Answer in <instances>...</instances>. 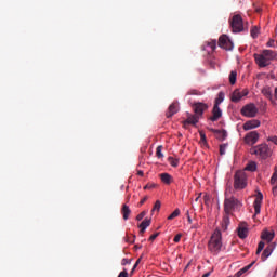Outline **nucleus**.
Listing matches in <instances>:
<instances>
[{
    "label": "nucleus",
    "mask_w": 277,
    "mask_h": 277,
    "mask_svg": "<svg viewBox=\"0 0 277 277\" xmlns=\"http://www.w3.org/2000/svg\"><path fill=\"white\" fill-rule=\"evenodd\" d=\"M277 58V52L273 50H263L261 54H254L255 63L260 68H267L272 60Z\"/></svg>",
    "instance_id": "1"
},
{
    "label": "nucleus",
    "mask_w": 277,
    "mask_h": 277,
    "mask_svg": "<svg viewBox=\"0 0 277 277\" xmlns=\"http://www.w3.org/2000/svg\"><path fill=\"white\" fill-rule=\"evenodd\" d=\"M243 207V203L235 196L226 197L224 200V213L233 215L234 211H239Z\"/></svg>",
    "instance_id": "2"
},
{
    "label": "nucleus",
    "mask_w": 277,
    "mask_h": 277,
    "mask_svg": "<svg viewBox=\"0 0 277 277\" xmlns=\"http://www.w3.org/2000/svg\"><path fill=\"white\" fill-rule=\"evenodd\" d=\"M208 248L212 254H219L222 250V233L220 230H214L208 242Z\"/></svg>",
    "instance_id": "3"
},
{
    "label": "nucleus",
    "mask_w": 277,
    "mask_h": 277,
    "mask_svg": "<svg viewBox=\"0 0 277 277\" xmlns=\"http://www.w3.org/2000/svg\"><path fill=\"white\" fill-rule=\"evenodd\" d=\"M251 155H255L259 159H269L272 155V149L265 143L251 147L250 149Z\"/></svg>",
    "instance_id": "4"
},
{
    "label": "nucleus",
    "mask_w": 277,
    "mask_h": 277,
    "mask_svg": "<svg viewBox=\"0 0 277 277\" xmlns=\"http://www.w3.org/2000/svg\"><path fill=\"white\" fill-rule=\"evenodd\" d=\"M248 186V176L243 171H237L234 175V188L246 189Z\"/></svg>",
    "instance_id": "5"
},
{
    "label": "nucleus",
    "mask_w": 277,
    "mask_h": 277,
    "mask_svg": "<svg viewBox=\"0 0 277 277\" xmlns=\"http://www.w3.org/2000/svg\"><path fill=\"white\" fill-rule=\"evenodd\" d=\"M229 25L232 27V31L234 34H241L243 31V17L241 15L237 14L232 17L229 21Z\"/></svg>",
    "instance_id": "6"
},
{
    "label": "nucleus",
    "mask_w": 277,
    "mask_h": 277,
    "mask_svg": "<svg viewBox=\"0 0 277 277\" xmlns=\"http://www.w3.org/2000/svg\"><path fill=\"white\" fill-rule=\"evenodd\" d=\"M241 114L246 118H255L256 114H259V108L254 104H247L241 108Z\"/></svg>",
    "instance_id": "7"
},
{
    "label": "nucleus",
    "mask_w": 277,
    "mask_h": 277,
    "mask_svg": "<svg viewBox=\"0 0 277 277\" xmlns=\"http://www.w3.org/2000/svg\"><path fill=\"white\" fill-rule=\"evenodd\" d=\"M219 47L225 49V51H233V41L226 35H222L219 38Z\"/></svg>",
    "instance_id": "8"
},
{
    "label": "nucleus",
    "mask_w": 277,
    "mask_h": 277,
    "mask_svg": "<svg viewBox=\"0 0 277 277\" xmlns=\"http://www.w3.org/2000/svg\"><path fill=\"white\" fill-rule=\"evenodd\" d=\"M260 134L256 131H251L246 134L245 136V144H248L249 146H254L256 142H259Z\"/></svg>",
    "instance_id": "9"
},
{
    "label": "nucleus",
    "mask_w": 277,
    "mask_h": 277,
    "mask_svg": "<svg viewBox=\"0 0 277 277\" xmlns=\"http://www.w3.org/2000/svg\"><path fill=\"white\" fill-rule=\"evenodd\" d=\"M243 96H248V90H246V89H243V90L236 89L232 94L230 101L233 103H239V101H241V98Z\"/></svg>",
    "instance_id": "10"
},
{
    "label": "nucleus",
    "mask_w": 277,
    "mask_h": 277,
    "mask_svg": "<svg viewBox=\"0 0 277 277\" xmlns=\"http://www.w3.org/2000/svg\"><path fill=\"white\" fill-rule=\"evenodd\" d=\"M193 109L197 116H202L207 109H209V105L202 103V102H197L193 104Z\"/></svg>",
    "instance_id": "11"
},
{
    "label": "nucleus",
    "mask_w": 277,
    "mask_h": 277,
    "mask_svg": "<svg viewBox=\"0 0 277 277\" xmlns=\"http://www.w3.org/2000/svg\"><path fill=\"white\" fill-rule=\"evenodd\" d=\"M258 127H261V121L258 119H252L243 123L242 128L245 131H250L252 129H258Z\"/></svg>",
    "instance_id": "12"
},
{
    "label": "nucleus",
    "mask_w": 277,
    "mask_h": 277,
    "mask_svg": "<svg viewBox=\"0 0 277 277\" xmlns=\"http://www.w3.org/2000/svg\"><path fill=\"white\" fill-rule=\"evenodd\" d=\"M263 202V193H258V196L253 202L255 215H259L261 213V205Z\"/></svg>",
    "instance_id": "13"
},
{
    "label": "nucleus",
    "mask_w": 277,
    "mask_h": 277,
    "mask_svg": "<svg viewBox=\"0 0 277 277\" xmlns=\"http://www.w3.org/2000/svg\"><path fill=\"white\" fill-rule=\"evenodd\" d=\"M222 118V109L220 106H213L212 116L210 117L211 122H217Z\"/></svg>",
    "instance_id": "14"
},
{
    "label": "nucleus",
    "mask_w": 277,
    "mask_h": 277,
    "mask_svg": "<svg viewBox=\"0 0 277 277\" xmlns=\"http://www.w3.org/2000/svg\"><path fill=\"white\" fill-rule=\"evenodd\" d=\"M237 230H238V237L240 239H246V237H248V224L240 223Z\"/></svg>",
    "instance_id": "15"
},
{
    "label": "nucleus",
    "mask_w": 277,
    "mask_h": 277,
    "mask_svg": "<svg viewBox=\"0 0 277 277\" xmlns=\"http://www.w3.org/2000/svg\"><path fill=\"white\" fill-rule=\"evenodd\" d=\"M210 131H212V133H214L216 140H220L221 142H224V140H226V137H228V133L226 132V130L210 129Z\"/></svg>",
    "instance_id": "16"
},
{
    "label": "nucleus",
    "mask_w": 277,
    "mask_h": 277,
    "mask_svg": "<svg viewBox=\"0 0 277 277\" xmlns=\"http://www.w3.org/2000/svg\"><path fill=\"white\" fill-rule=\"evenodd\" d=\"M179 111V105L176 104H171L166 113L167 118H172V116H174V114H176Z\"/></svg>",
    "instance_id": "17"
},
{
    "label": "nucleus",
    "mask_w": 277,
    "mask_h": 277,
    "mask_svg": "<svg viewBox=\"0 0 277 277\" xmlns=\"http://www.w3.org/2000/svg\"><path fill=\"white\" fill-rule=\"evenodd\" d=\"M256 263V261H253L252 263H250L249 265L242 267L241 269H239L234 277H240L243 276V274H246V272H248L249 269L252 268V266Z\"/></svg>",
    "instance_id": "18"
},
{
    "label": "nucleus",
    "mask_w": 277,
    "mask_h": 277,
    "mask_svg": "<svg viewBox=\"0 0 277 277\" xmlns=\"http://www.w3.org/2000/svg\"><path fill=\"white\" fill-rule=\"evenodd\" d=\"M121 213L123 215V220L127 221L129 220V215H131V208L124 203L121 208Z\"/></svg>",
    "instance_id": "19"
},
{
    "label": "nucleus",
    "mask_w": 277,
    "mask_h": 277,
    "mask_svg": "<svg viewBox=\"0 0 277 277\" xmlns=\"http://www.w3.org/2000/svg\"><path fill=\"white\" fill-rule=\"evenodd\" d=\"M160 180L166 185H170V183H172V175H170V173H161L160 174Z\"/></svg>",
    "instance_id": "20"
},
{
    "label": "nucleus",
    "mask_w": 277,
    "mask_h": 277,
    "mask_svg": "<svg viewBox=\"0 0 277 277\" xmlns=\"http://www.w3.org/2000/svg\"><path fill=\"white\" fill-rule=\"evenodd\" d=\"M198 120H199L198 115H192L186 119L185 124H198Z\"/></svg>",
    "instance_id": "21"
},
{
    "label": "nucleus",
    "mask_w": 277,
    "mask_h": 277,
    "mask_svg": "<svg viewBox=\"0 0 277 277\" xmlns=\"http://www.w3.org/2000/svg\"><path fill=\"white\" fill-rule=\"evenodd\" d=\"M224 103V92H219L217 97L215 98L214 106L220 107Z\"/></svg>",
    "instance_id": "22"
},
{
    "label": "nucleus",
    "mask_w": 277,
    "mask_h": 277,
    "mask_svg": "<svg viewBox=\"0 0 277 277\" xmlns=\"http://www.w3.org/2000/svg\"><path fill=\"white\" fill-rule=\"evenodd\" d=\"M261 237L265 241H272V239H274V235L268 230L263 232Z\"/></svg>",
    "instance_id": "23"
},
{
    "label": "nucleus",
    "mask_w": 277,
    "mask_h": 277,
    "mask_svg": "<svg viewBox=\"0 0 277 277\" xmlns=\"http://www.w3.org/2000/svg\"><path fill=\"white\" fill-rule=\"evenodd\" d=\"M245 170H247L248 172H256V162L254 161L249 162L246 166Z\"/></svg>",
    "instance_id": "24"
},
{
    "label": "nucleus",
    "mask_w": 277,
    "mask_h": 277,
    "mask_svg": "<svg viewBox=\"0 0 277 277\" xmlns=\"http://www.w3.org/2000/svg\"><path fill=\"white\" fill-rule=\"evenodd\" d=\"M229 83H230V85H235V83H237V71H235V70L230 71Z\"/></svg>",
    "instance_id": "25"
},
{
    "label": "nucleus",
    "mask_w": 277,
    "mask_h": 277,
    "mask_svg": "<svg viewBox=\"0 0 277 277\" xmlns=\"http://www.w3.org/2000/svg\"><path fill=\"white\" fill-rule=\"evenodd\" d=\"M272 255V247H267L262 253V261H265Z\"/></svg>",
    "instance_id": "26"
},
{
    "label": "nucleus",
    "mask_w": 277,
    "mask_h": 277,
    "mask_svg": "<svg viewBox=\"0 0 277 277\" xmlns=\"http://www.w3.org/2000/svg\"><path fill=\"white\" fill-rule=\"evenodd\" d=\"M262 94H264L267 98L272 100V89L269 87H265L262 89Z\"/></svg>",
    "instance_id": "27"
},
{
    "label": "nucleus",
    "mask_w": 277,
    "mask_h": 277,
    "mask_svg": "<svg viewBox=\"0 0 277 277\" xmlns=\"http://www.w3.org/2000/svg\"><path fill=\"white\" fill-rule=\"evenodd\" d=\"M151 220L150 219H145L142 221V223L138 225V228H148L150 226Z\"/></svg>",
    "instance_id": "28"
},
{
    "label": "nucleus",
    "mask_w": 277,
    "mask_h": 277,
    "mask_svg": "<svg viewBox=\"0 0 277 277\" xmlns=\"http://www.w3.org/2000/svg\"><path fill=\"white\" fill-rule=\"evenodd\" d=\"M181 215V210L175 209L169 216L168 220H174L175 217H179Z\"/></svg>",
    "instance_id": "29"
},
{
    "label": "nucleus",
    "mask_w": 277,
    "mask_h": 277,
    "mask_svg": "<svg viewBox=\"0 0 277 277\" xmlns=\"http://www.w3.org/2000/svg\"><path fill=\"white\" fill-rule=\"evenodd\" d=\"M162 150H163V146L159 145L156 149V157H158V159H162L163 157Z\"/></svg>",
    "instance_id": "30"
},
{
    "label": "nucleus",
    "mask_w": 277,
    "mask_h": 277,
    "mask_svg": "<svg viewBox=\"0 0 277 277\" xmlns=\"http://www.w3.org/2000/svg\"><path fill=\"white\" fill-rule=\"evenodd\" d=\"M169 163H170V166H172V168H179V159L169 157Z\"/></svg>",
    "instance_id": "31"
},
{
    "label": "nucleus",
    "mask_w": 277,
    "mask_h": 277,
    "mask_svg": "<svg viewBox=\"0 0 277 277\" xmlns=\"http://www.w3.org/2000/svg\"><path fill=\"white\" fill-rule=\"evenodd\" d=\"M230 215L233 214H227V213L224 214L223 224H225V226H228V224H230Z\"/></svg>",
    "instance_id": "32"
},
{
    "label": "nucleus",
    "mask_w": 277,
    "mask_h": 277,
    "mask_svg": "<svg viewBox=\"0 0 277 277\" xmlns=\"http://www.w3.org/2000/svg\"><path fill=\"white\" fill-rule=\"evenodd\" d=\"M161 209V201L157 200L154 205V208L151 209V213H155V211H159Z\"/></svg>",
    "instance_id": "33"
},
{
    "label": "nucleus",
    "mask_w": 277,
    "mask_h": 277,
    "mask_svg": "<svg viewBox=\"0 0 277 277\" xmlns=\"http://www.w3.org/2000/svg\"><path fill=\"white\" fill-rule=\"evenodd\" d=\"M251 36H252L253 38H258V37H259V27L253 26V27L251 28Z\"/></svg>",
    "instance_id": "34"
},
{
    "label": "nucleus",
    "mask_w": 277,
    "mask_h": 277,
    "mask_svg": "<svg viewBox=\"0 0 277 277\" xmlns=\"http://www.w3.org/2000/svg\"><path fill=\"white\" fill-rule=\"evenodd\" d=\"M208 47H210L211 51H215V49L217 48V41L212 40V41L208 42Z\"/></svg>",
    "instance_id": "35"
},
{
    "label": "nucleus",
    "mask_w": 277,
    "mask_h": 277,
    "mask_svg": "<svg viewBox=\"0 0 277 277\" xmlns=\"http://www.w3.org/2000/svg\"><path fill=\"white\" fill-rule=\"evenodd\" d=\"M265 248V242L260 241L256 249V254H261L263 252V249Z\"/></svg>",
    "instance_id": "36"
},
{
    "label": "nucleus",
    "mask_w": 277,
    "mask_h": 277,
    "mask_svg": "<svg viewBox=\"0 0 277 277\" xmlns=\"http://www.w3.org/2000/svg\"><path fill=\"white\" fill-rule=\"evenodd\" d=\"M227 144L220 145V155H226Z\"/></svg>",
    "instance_id": "37"
},
{
    "label": "nucleus",
    "mask_w": 277,
    "mask_h": 277,
    "mask_svg": "<svg viewBox=\"0 0 277 277\" xmlns=\"http://www.w3.org/2000/svg\"><path fill=\"white\" fill-rule=\"evenodd\" d=\"M277 183V171H275L271 177V185H276Z\"/></svg>",
    "instance_id": "38"
},
{
    "label": "nucleus",
    "mask_w": 277,
    "mask_h": 277,
    "mask_svg": "<svg viewBox=\"0 0 277 277\" xmlns=\"http://www.w3.org/2000/svg\"><path fill=\"white\" fill-rule=\"evenodd\" d=\"M146 213H148V212H147V211L141 212V213L136 216L137 222H142V220H144V217H146Z\"/></svg>",
    "instance_id": "39"
},
{
    "label": "nucleus",
    "mask_w": 277,
    "mask_h": 277,
    "mask_svg": "<svg viewBox=\"0 0 277 277\" xmlns=\"http://www.w3.org/2000/svg\"><path fill=\"white\" fill-rule=\"evenodd\" d=\"M266 47L276 48V41L274 39H269V41L266 43Z\"/></svg>",
    "instance_id": "40"
},
{
    "label": "nucleus",
    "mask_w": 277,
    "mask_h": 277,
    "mask_svg": "<svg viewBox=\"0 0 277 277\" xmlns=\"http://www.w3.org/2000/svg\"><path fill=\"white\" fill-rule=\"evenodd\" d=\"M155 187H157V184L151 183V184L145 185L144 189H155Z\"/></svg>",
    "instance_id": "41"
},
{
    "label": "nucleus",
    "mask_w": 277,
    "mask_h": 277,
    "mask_svg": "<svg viewBox=\"0 0 277 277\" xmlns=\"http://www.w3.org/2000/svg\"><path fill=\"white\" fill-rule=\"evenodd\" d=\"M118 277H129V272H127V269H123L119 273Z\"/></svg>",
    "instance_id": "42"
},
{
    "label": "nucleus",
    "mask_w": 277,
    "mask_h": 277,
    "mask_svg": "<svg viewBox=\"0 0 277 277\" xmlns=\"http://www.w3.org/2000/svg\"><path fill=\"white\" fill-rule=\"evenodd\" d=\"M267 142H273V144H276V146H277V136H269L267 138Z\"/></svg>",
    "instance_id": "43"
},
{
    "label": "nucleus",
    "mask_w": 277,
    "mask_h": 277,
    "mask_svg": "<svg viewBox=\"0 0 277 277\" xmlns=\"http://www.w3.org/2000/svg\"><path fill=\"white\" fill-rule=\"evenodd\" d=\"M181 237H183V235H181V234L175 235L173 241H174L175 243H179V241H181Z\"/></svg>",
    "instance_id": "44"
},
{
    "label": "nucleus",
    "mask_w": 277,
    "mask_h": 277,
    "mask_svg": "<svg viewBox=\"0 0 277 277\" xmlns=\"http://www.w3.org/2000/svg\"><path fill=\"white\" fill-rule=\"evenodd\" d=\"M159 237V233H155L149 237V241H155L156 238Z\"/></svg>",
    "instance_id": "45"
},
{
    "label": "nucleus",
    "mask_w": 277,
    "mask_h": 277,
    "mask_svg": "<svg viewBox=\"0 0 277 277\" xmlns=\"http://www.w3.org/2000/svg\"><path fill=\"white\" fill-rule=\"evenodd\" d=\"M201 142H207V135H205V132H199Z\"/></svg>",
    "instance_id": "46"
},
{
    "label": "nucleus",
    "mask_w": 277,
    "mask_h": 277,
    "mask_svg": "<svg viewBox=\"0 0 277 277\" xmlns=\"http://www.w3.org/2000/svg\"><path fill=\"white\" fill-rule=\"evenodd\" d=\"M146 200H148V197H144L140 202H138V207H142L144 205V202H146Z\"/></svg>",
    "instance_id": "47"
},
{
    "label": "nucleus",
    "mask_w": 277,
    "mask_h": 277,
    "mask_svg": "<svg viewBox=\"0 0 277 277\" xmlns=\"http://www.w3.org/2000/svg\"><path fill=\"white\" fill-rule=\"evenodd\" d=\"M127 242H128V243H135V236H132V239H131V238H128V239H127Z\"/></svg>",
    "instance_id": "48"
},
{
    "label": "nucleus",
    "mask_w": 277,
    "mask_h": 277,
    "mask_svg": "<svg viewBox=\"0 0 277 277\" xmlns=\"http://www.w3.org/2000/svg\"><path fill=\"white\" fill-rule=\"evenodd\" d=\"M186 215L188 224H192V216L189 215V211L186 212Z\"/></svg>",
    "instance_id": "49"
},
{
    "label": "nucleus",
    "mask_w": 277,
    "mask_h": 277,
    "mask_svg": "<svg viewBox=\"0 0 277 277\" xmlns=\"http://www.w3.org/2000/svg\"><path fill=\"white\" fill-rule=\"evenodd\" d=\"M188 94H189V95H196V94H198V91L192 90V91L188 92Z\"/></svg>",
    "instance_id": "50"
},
{
    "label": "nucleus",
    "mask_w": 277,
    "mask_h": 277,
    "mask_svg": "<svg viewBox=\"0 0 277 277\" xmlns=\"http://www.w3.org/2000/svg\"><path fill=\"white\" fill-rule=\"evenodd\" d=\"M141 230H140V235H144L146 233V228L145 227H140Z\"/></svg>",
    "instance_id": "51"
},
{
    "label": "nucleus",
    "mask_w": 277,
    "mask_h": 277,
    "mask_svg": "<svg viewBox=\"0 0 277 277\" xmlns=\"http://www.w3.org/2000/svg\"><path fill=\"white\" fill-rule=\"evenodd\" d=\"M121 263H122V265H127V263H129V260L123 259Z\"/></svg>",
    "instance_id": "52"
},
{
    "label": "nucleus",
    "mask_w": 277,
    "mask_h": 277,
    "mask_svg": "<svg viewBox=\"0 0 277 277\" xmlns=\"http://www.w3.org/2000/svg\"><path fill=\"white\" fill-rule=\"evenodd\" d=\"M210 276H211V272H208V273L202 275V277H210Z\"/></svg>",
    "instance_id": "53"
},
{
    "label": "nucleus",
    "mask_w": 277,
    "mask_h": 277,
    "mask_svg": "<svg viewBox=\"0 0 277 277\" xmlns=\"http://www.w3.org/2000/svg\"><path fill=\"white\" fill-rule=\"evenodd\" d=\"M140 264H137V262H135L133 268H132V272H135V268L138 266Z\"/></svg>",
    "instance_id": "54"
},
{
    "label": "nucleus",
    "mask_w": 277,
    "mask_h": 277,
    "mask_svg": "<svg viewBox=\"0 0 277 277\" xmlns=\"http://www.w3.org/2000/svg\"><path fill=\"white\" fill-rule=\"evenodd\" d=\"M140 264H137V262H135L133 268H132V272H135V268L138 266Z\"/></svg>",
    "instance_id": "55"
},
{
    "label": "nucleus",
    "mask_w": 277,
    "mask_h": 277,
    "mask_svg": "<svg viewBox=\"0 0 277 277\" xmlns=\"http://www.w3.org/2000/svg\"><path fill=\"white\" fill-rule=\"evenodd\" d=\"M138 176H144V171H137Z\"/></svg>",
    "instance_id": "56"
},
{
    "label": "nucleus",
    "mask_w": 277,
    "mask_h": 277,
    "mask_svg": "<svg viewBox=\"0 0 277 277\" xmlns=\"http://www.w3.org/2000/svg\"><path fill=\"white\" fill-rule=\"evenodd\" d=\"M136 250H140V249H142V246H137V245H135V247H134Z\"/></svg>",
    "instance_id": "57"
},
{
    "label": "nucleus",
    "mask_w": 277,
    "mask_h": 277,
    "mask_svg": "<svg viewBox=\"0 0 277 277\" xmlns=\"http://www.w3.org/2000/svg\"><path fill=\"white\" fill-rule=\"evenodd\" d=\"M129 200H131V195L127 197V202H129Z\"/></svg>",
    "instance_id": "58"
},
{
    "label": "nucleus",
    "mask_w": 277,
    "mask_h": 277,
    "mask_svg": "<svg viewBox=\"0 0 277 277\" xmlns=\"http://www.w3.org/2000/svg\"><path fill=\"white\" fill-rule=\"evenodd\" d=\"M140 261H142V256L136 261L137 265H140Z\"/></svg>",
    "instance_id": "59"
},
{
    "label": "nucleus",
    "mask_w": 277,
    "mask_h": 277,
    "mask_svg": "<svg viewBox=\"0 0 277 277\" xmlns=\"http://www.w3.org/2000/svg\"><path fill=\"white\" fill-rule=\"evenodd\" d=\"M192 228H198V226L197 225H193Z\"/></svg>",
    "instance_id": "60"
},
{
    "label": "nucleus",
    "mask_w": 277,
    "mask_h": 277,
    "mask_svg": "<svg viewBox=\"0 0 277 277\" xmlns=\"http://www.w3.org/2000/svg\"><path fill=\"white\" fill-rule=\"evenodd\" d=\"M199 198H200V197H197V198L195 199V200H196V202H198Z\"/></svg>",
    "instance_id": "61"
}]
</instances>
